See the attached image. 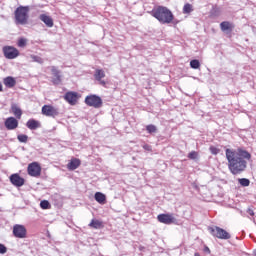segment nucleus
<instances>
[{
	"label": "nucleus",
	"instance_id": "16",
	"mask_svg": "<svg viewBox=\"0 0 256 256\" xmlns=\"http://www.w3.org/2000/svg\"><path fill=\"white\" fill-rule=\"evenodd\" d=\"M65 101H67L70 105H75L79 97L77 96V92H67L64 96Z\"/></svg>",
	"mask_w": 256,
	"mask_h": 256
},
{
	"label": "nucleus",
	"instance_id": "33",
	"mask_svg": "<svg viewBox=\"0 0 256 256\" xmlns=\"http://www.w3.org/2000/svg\"><path fill=\"white\" fill-rule=\"evenodd\" d=\"M210 153H212V155H219V149L214 146H211Z\"/></svg>",
	"mask_w": 256,
	"mask_h": 256
},
{
	"label": "nucleus",
	"instance_id": "36",
	"mask_svg": "<svg viewBox=\"0 0 256 256\" xmlns=\"http://www.w3.org/2000/svg\"><path fill=\"white\" fill-rule=\"evenodd\" d=\"M247 213H249L252 217H253V215H255V212H253V210H251V209H248Z\"/></svg>",
	"mask_w": 256,
	"mask_h": 256
},
{
	"label": "nucleus",
	"instance_id": "3",
	"mask_svg": "<svg viewBox=\"0 0 256 256\" xmlns=\"http://www.w3.org/2000/svg\"><path fill=\"white\" fill-rule=\"evenodd\" d=\"M29 21V6H19L14 11L15 25H27Z\"/></svg>",
	"mask_w": 256,
	"mask_h": 256
},
{
	"label": "nucleus",
	"instance_id": "22",
	"mask_svg": "<svg viewBox=\"0 0 256 256\" xmlns=\"http://www.w3.org/2000/svg\"><path fill=\"white\" fill-rule=\"evenodd\" d=\"M3 83L6 87L11 89V88H13L14 85H16L17 81H15V78L8 76V77L4 78Z\"/></svg>",
	"mask_w": 256,
	"mask_h": 256
},
{
	"label": "nucleus",
	"instance_id": "25",
	"mask_svg": "<svg viewBox=\"0 0 256 256\" xmlns=\"http://www.w3.org/2000/svg\"><path fill=\"white\" fill-rule=\"evenodd\" d=\"M192 11H193V5H191L189 3L184 5V7H183L184 15H189V13H192Z\"/></svg>",
	"mask_w": 256,
	"mask_h": 256
},
{
	"label": "nucleus",
	"instance_id": "11",
	"mask_svg": "<svg viewBox=\"0 0 256 256\" xmlns=\"http://www.w3.org/2000/svg\"><path fill=\"white\" fill-rule=\"evenodd\" d=\"M51 73L53 75V78H52L53 85H61V81H62L61 71L57 69V67L52 66Z\"/></svg>",
	"mask_w": 256,
	"mask_h": 256
},
{
	"label": "nucleus",
	"instance_id": "29",
	"mask_svg": "<svg viewBox=\"0 0 256 256\" xmlns=\"http://www.w3.org/2000/svg\"><path fill=\"white\" fill-rule=\"evenodd\" d=\"M17 139L20 143H27V141L29 140V136L25 135V134H19L17 136Z\"/></svg>",
	"mask_w": 256,
	"mask_h": 256
},
{
	"label": "nucleus",
	"instance_id": "4",
	"mask_svg": "<svg viewBox=\"0 0 256 256\" xmlns=\"http://www.w3.org/2000/svg\"><path fill=\"white\" fill-rule=\"evenodd\" d=\"M85 103L88 107H94V109H101L103 107V99L95 94L86 96Z\"/></svg>",
	"mask_w": 256,
	"mask_h": 256
},
{
	"label": "nucleus",
	"instance_id": "37",
	"mask_svg": "<svg viewBox=\"0 0 256 256\" xmlns=\"http://www.w3.org/2000/svg\"><path fill=\"white\" fill-rule=\"evenodd\" d=\"M144 149H146V151H151V146H149V145H144Z\"/></svg>",
	"mask_w": 256,
	"mask_h": 256
},
{
	"label": "nucleus",
	"instance_id": "35",
	"mask_svg": "<svg viewBox=\"0 0 256 256\" xmlns=\"http://www.w3.org/2000/svg\"><path fill=\"white\" fill-rule=\"evenodd\" d=\"M204 251H205V253H208V254L211 253V250H210L209 247H207V246H205Z\"/></svg>",
	"mask_w": 256,
	"mask_h": 256
},
{
	"label": "nucleus",
	"instance_id": "30",
	"mask_svg": "<svg viewBox=\"0 0 256 256\" xmlns=\"http://www.w3.org/2000/svg\"><path fill=\"white\" fill-rule=\"evenodd\" d=\"M40 207L41 209H49V207H51V204L47 200H42L40 202Z\"/></svg>",
	"mask_w": 256,
	"mask_h": 256
},
{
	"label": "nucleus",
	"instance_id": "27",
	"mask_svg": "<svg viewBox=\"0 0 256 256\" xmlns=\"http://www.w3.org/2000/svg\"><path fill=\"white\" fill-rule=\"evenodd\" d=\"M190 67L191 69H199V67H201V62H199L197 59L191 60Z\"/></svg>",
	"mask_w": 256,
	"mask_h": 256
},
{
	"label": "nucleus",
	"instance_id": "23",
	"mask_svg": "<svg viewBox=\"0 0 256 256\" xmlns=\"http://www.w3.org/2000/svg\"><path fill=\"white\" fill-rule=\"evenodd\" d=\"M89 227H92L93 229H103V222L93 219L90 222Z\"/></svg>",
	"mask_w": 256,
	"mask_h": 256
},
{
	"label": "nucleus",
	"instance_id": "24",
	"mask_svg": "<svg viewBox=\"0 0 256 256\" xmlns=\"http://www.w3.org/2000/svg\"><path fill=\"white\" fill-rule=\"evenodd\" d=\"M238 183L242 186V187H249V185H251V181L247 178H239L238 179Z\"/></svg>",
	"mask_w": 256,
	"mask_h": 256
},
{
	"label": "nucleus",
	"instance_id": "1",
	"mask_svg": "<svg viewBox=\"0 0 256 256\" xmlns=\"http://www.w3.org/2000/svg\"><path fill=\"white\" fill-rule=\"evenodd\" d=\"M225 153L230 173L241 175L247 169V162L251 160V153L242 148L237 150L227 148Z\"/></svg>",
	"mask_w": 256,
	"mask_h": 256
},
{
	"label": "nucleus",
	"instance_id": "13",
	"mask_svg": "<svg viewBox=\"0 0 256 256\" xmlns=\"http://www.w3.org/2000/svg\"><path fill=\"white\" fill-rule=\"evenodd\" d=\"M10 183L15 187H23L25 185V179L19 176V174H12L10 176Z\"/></svg>",
	"mask_w": 256,
	"mask_h": 256
},
{
	"label": "nucleus",
	"instance_id": "39",
	"mask_svg": "<svg viewBox=\"0 0 256 256\" xmlns=\"http://www.w3.org/2000/svg\"><path fill=\"white\" fill-rule=\"evenodd\" d=\"M0 91H3V84L0 82Z\"/></svg>",
	"mask_w": 256,
	"mask_h": 256
},
{
	"label": "nucleus",
	"instance_id": "18",
	"mask_svg": "<svg viewBox=\"0 0 256 256\" xmlns=\"http://www.w3.org/2000/svg\"><path fill=\"white\" fill-rule=\"evenodd\" d=\"M39 19L46 25V27H53V18L47 16V14H41Z\"/></svg>",
	"mask_w": 256,
	"mask_h": 256
},
{
	"label": "nucleus",
	"instance_id": "40",
	"mask_svg": "<svg viewBox=\"0 0 256 256\" xmlns=\"http://www.w3.org/2000/svg\"><path fill=\"white\" fill-rule=\"evenodd\" d=\"M254 255L256 256V250H255V252H254Z\"/></svg>",
	"mask_w": 256,
	"mask_h": 256
},
{
	"label": "nucleus",
	"instance_id": "12",
	"mask_svg": "<svg viewBox=\"0 0 256 256\" xmlns=\"http://www.w3.org/2000/svg\"><path fill=\"white\" fill-rule=\"evenodd\" d=\"M4 125L8 131H13L19 127V121H17L15 117H8L5 120Z\"/></svg>",
	"mask_w": 256,
	"mask_h": 256
},
{
	"label": "nucleus",
	"instance_id": "7",
	"mask_svg": "<svg viewBox=\"0 0 256 256\" xmlns=\"http://www.w3.org/2000/svg\"><path fill=\"white\" fill-rule=\"evenodd\" d=\"M13 235L17 239H25L27 237V229L21 224H15L13 226Z\"/></svg>",
	"mask_w": 256,
	"mask_h": 256
},
{
	"label": "nucleus",
	"instance_id": "5",
	"mask_svg": "<svg viewBox=\"0 0 256 256\" xmlns=\"http://www.w3.org/2000/svg\"><path fill=\"white\" fill-rule=\"evenodd\" d=\"M208 230L210 231L211 235H213V237H217V239L227 240L231 237V234H229L227 230L218 226L209 227Z\"/></svg>",
	"mask_w": 256,
	"mask_h": 256
},
{
	"label": "nucleus",
	"instance_id": "17",
	"mask_svg": "<svg viewBox=\"0 0 256 256\" xmlns=\"http://www.w3.org/2000/svg\"><path fill=\"white\" fill-rule=\"evenodd\" d=\"M26 127L30 129V131H35L41 127V122L35 119H30L27 121Z\"/></svg>",
	"mask_w": 256,
	"mask_h": 256
},
{
	"label": "nucleus",
	"instance_id": "28",
	"mask_svg": "<svg viewBox=\"0 0 256 256\" xmlns=\"http://www.w3.org/2000/svg\"><path fill=\"white\" fill-rule=\"evenodd\" d=\"M146 131L150 134L152 133H157V126L156 125H153V124H150V125H147L146 126Z\"/></svg>",
	"mask_w": 256,
	"mask_h": 256
},
{
	"label": "nucleus",
	"instance_id": "8",
	"mask_svg": "<svg viewBox=\"0 0 256 256\" xmlns=\"http://www.w3.org/2000/svg\"><path fill=\"white\" fill-rule=\"evenodd\" d=\"M3 53L6 59H17V57H19V50L13 46H5Z\"/></svg>",
	"mask_w": 256,
	"mask_h": 256
},
{
	"label": "nucleus",
	"instance_id": "2",
	"mask_svg": "<svg viewBox=\"0 0 256 256\" xmlns=\"http://www.w3.org/2000/svg\"><path fill=\"white\" fill-rule=\"evenodd\" d=\"M151 15L162 25H169V23H173V12L165 6H158L156 9H153L151 11Z\"/></svg>",
	"mask_w": 256,
	"mask_h": 256
},
{
	"label": "nucleus",
	"instance_id": "14",
	"mask_svg": "<svg viewBox=\"0 0 256 256\" xmlns=\"http://www.w3.org/2000/svg\"><path fill=\"white\" fill-rule=\"evenodd\" d=\"M220 29L223 33H232L235 29V25L229 21H223L220 23Z\"/></svg>",
	"mask_w": 256,
	"mask_h": 256
},
{
	"label": "nucleus",
	"instance_id": "20",
	"mask_svg": "<svg viewBox=\"0 0 256 256\" xmlns=\"http://www.w3.org/2000/svg\"><path fill=\"white\" fill-rule=\"evenodd\" d=\"M11 111H12L13 115H15L16 119H21V115H23V111L21 110L19 105L15 104V103L12 104Z\"/></svg>",
	"mask_w": 256,
	"mask_h": 256
},
{
	"label": "nucleus",
	"instance_id": "21",
	"mask_svg": "<svg viewBox=\"0 0 256 256\" xmlns=\"http://www.w3.org/2000/svg\"><path fill=\"white\" fill-rule=\"evenodd\" d=\"M94 199L95 201H97V203H100V205L105 204V201H107V197L101 192H96L94 195Z\"/></svg>",
	"mask_w": 256,
	"mask_h": 256
},
{
	"label": "nucleus",
	"instance_id": "9",
	"mask_svg": "<svg viewBox=\"0 0 256 256\" xmlns=\"http://www.w3.org/2000/svg\"><path fill=\"white\" fill-rule=\"evenodd\" d=\"M27 171L30 177H40L41 165H39L37 162H32L28 165Z\"/></svg>",
	"mask_w": 256,
	"mask_h": 256
},
{
	"label": "nucleus",
	"instance_id": "38",
	"mask_svg": "<svg viewBox=\"0 0 256 256\" xmlns=\"http://www.w3.org/2000/svg\"><path fill=\"white\" fill-rule=\"evenodd\" d=\"M172 23H174V25H177V23H179V20H175V17L173 16Z\"/></svg>",
	"mask_w": 256,
	"mask_h": 256
},
{
	"label": "nucleus",
	"instance_id": "19",
	"mask_svg": "<svg viewBox=\"0 0 256 256\" xmlns=\"http://www.w3.org/2000/svg\"><path fill=\"white\" fill-rule=\"evenodd\" d=\"M80 165L81 160L74 158L68 163L67 168L69 169V171H75V169H78Z\"/></svg>",
	"mask_w": 256,
	"mask_h": 256
},
{
	"label": "nucleus",
	"instance_id": "34",
	"mask_svg": "<svg viewBox=\"0 0 256 256\" xmlns=\"http://www.w3.org/2000/svg\"><path fill=\"white\" fill-rule=\"evenodd\" d=\"M7 253V247L0 243V254L5 255Z\"/></svg>",
	"mask_w": 256,
	"mask_h": 256
},
{
	"label": "nucleus",
	"instance_id": "26",
	"mask_svg": "<svg viewBox=\"0 0 256 256\" xmlns=\"http://www.w3.org/2000/svg\"><path fill=\"white\" fill-rule=\"evenodd\" d=\"M30 58L32 59V61L34 62V63H39V65H43V63H44V60H43V58H41L40 56H37V55H30Z\"/></svg>",
	"mask_w": 256,
	"mask_h": 256
},
{
	"label": "nucleus",
	"instance_id": "31",
	"mask_svg": "<svg viewBox=\"0 0 256 256\" xmlns=\"http://www.w3.org/2000/svg\"><path fill=\"white\" fill-rule=\"evenodd\" d=\"M197 157H199V154L196 151H192L188 154V159H192L195 161V159H197Z\"/></svg>",
	"mask_w": 256,
	"mask_h": 256
},
{
	"label": "nucleus",
	"instance_id": "6",
	"mask_svg": "<svg viewBox=\"0 0 256 256\" xmlns=\"http://www.w3.org/2000/svg\"><path fill=\"white\" fill-rule=\"evenodd\" d=\"M42 115L55 119V117H59V110L52 105H44L42 107Z\"/></svg>",
	"mask_w": 256,
	"mask_h": 256
},
{
	"label": "nucleus",
	"instance_id": "15",
	"mask_svg": "<svg viewBox=\"0 0 256 256\" xmlns=\"http://www.w3.org/2000/svg\"><path fill=\"white\" fill-rule=\"evenodd\" d=\"M105 77V71L101 70V69H97L94 73V79L96 81H99L100 85H102V87H105V85H107V82H105L104 79Z\"/></svg>",
	"mask_w": 256,
	"mask_h": 256
},
{
	"label": "nucleus",
	"instance_id": "32",
	"mask_svg": "<svg viewBox=\"0 0 256 256\" xmlns=\"http://www.w3.org/2000/svg\"><path fill=\"white\" fill-rule=\"evenodd\" d=\"M25 45H27V39L25 38H20L18 40V47H25Z\"/></svg>",
	"mask_w": 256,
	"mask_h": 256
},
{
	"label": "nucleus",
	"instance_id": "10",
	"mask_svg": "<svg viewBox=\"0 0 256 256\" xmlns=\"http://www.w3.org/2000/svg\"><path fill=\"white\" fill-rule=\"evenodd\" d=\"M157 219L159 223H164V225H171V223L177 221V219L173 217V214H159Z\"/></svg>",
	"mask_w": 256,
	"mask_h": 256
}]
</instances>
